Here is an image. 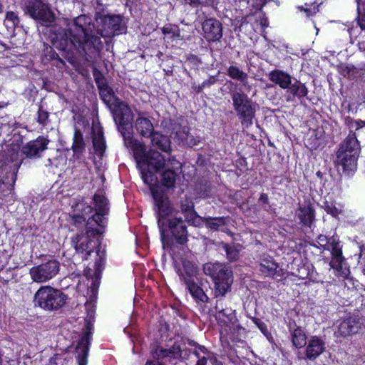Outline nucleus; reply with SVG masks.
<instances>
[{"mask_svg": "<svg viewBox=\"0 0 365 365\" xmlns=\"http://www.w3.org/2000/svg\"><path fill=\"white\" fill-rule=\"evenodd\" d=\"M184 216L187 223L195 227L200 226L204 221V218L198 216L194 210L185 213Z\"/></svg>", "mask_w": 365, "mask_h": 365, "instance_id": "nucleus-38", "label": "nucleus"}, {"mask_svg": "<svg viewBox=\"0 0 365 365\" xmlns=\"http://www.w3.org/2000/svg\"><path fill=\"white\" fill-rule=\"evenodd\" d=\"M225 217H205L204 222L205 225L212 230H219L220 227L226 224Z\"/></svg>", "mask_w": 365, "mask_h": 365, "instance_id": "nucleus-35", "label": "nucleus"}, {"mask_svg": "<svg viewBox=\"0 0 365 365\" xmlns=\"http://www.w3.org/2000/svg\"><path fill=\"white\" fill-rule=\"evenodd\" d=\"M162 31L164 34H173L172 36H178V37L180 36L179 32H177V33L173 32L172 29L168 27H163L162 29Z\"/></svg>", "mask_w": 365, "mask_h": 365, "instance_id": "nucleus-49", "label": "nucleus"}, {"mask_svg": "<svg viewBox=\"0 0 365 365\" xmlns=\"http://www.w3.org/2000/svg\"><path fill=\"white\" fill-rule=\"evenodd\" d=\"M47 161H48V165H50V164L51 163V159H50V158H48V159L47 160ZM46 165H47V164H46Z\"/></svg>", "mask_w": 365, "mask_h": 365, "instance_id": "nucleus-60", "label": "nucleus"}, {"mask_svg": "<svg viewBox=\"0 0 365 365\" xmlns=\"http://www.w3.org/2000/svg\"><path fill=\"white\" fill-rule=\"evenodd\" d=\"M193 354L198 359L195 365H207L208 351L205 346H198L193 351Z\"/></svg>", "mask_w": 365, "mask_h": 365, "instance_id": "nucleus-36", "label": "nucleus"}, {"mask_svg": "<svg viewBox=\"0 0 365 365\" xmlns=\"http://www.w3.org/2000/svg\"><path fill=\"white\" fill-rule=\"evenodd\" d=\"M60 270V264L56 259H51L31 267L29 275L34 282L46 283L55 277Z\"/></svg>", "mask_w": 365, "mask_h": 365, "instance_id": "nucleus-10", "label": "nucleus"}, {"mask_svg": "<svg viewBox=\"0 0 365 365\" xmlns=\"http://www.w3.org/2000/svg\"><path fill=\"white\" fill-rule=\"evenodd\" d=\"M252 321L256 324V326L257 327H260V325L264 323L263 322H262L260 319H259L257 318H253Z\"/></svg>", "mask_w": 365, "mask_h": 365, "instance_id": "nucleus-54", "label": "nucleus"}, {"mask_svg": "<svg viewBox=\"0 0 365 365\" xmlns=\"http://www.w3.org/2000/svg\"><path fill=\"white\" fill-rule=\"evenodd\" d=\"M167 226L178 243L184 244L187 241V227L180 217H175L168 219L164 226L165 232Z\"/></svg>", "mask_w": 365, "mask_h": 365, "instance_id": "nucleus-14", "label": "nucleus"}, {"mask_svg": "<svg viewBox=\"0 0 365 365\" xmlns=\"http://www.w3.org/2000/svg\"><path fill=\"white\" fill-rule=\"evenodd\" d=\"M98 252H99V250H97V251H96V254H97V255H98Z\"/></svg>", "mask_w": 365, "mask_h": 365, "instance_id": "nucleus-62", "label": "nucleus"}, {"mask_svg": "<svg viewBox=\"0 0 365 365\" xmlns=\"http://www.w3.org/2000/svg\"><path fill=\"white\" fill-rule=\"evenodd\" d=\"M258 328L267 339L272 337L271 334L268 331L267 327L264 323L262 324Z\"/></svg>", "mask_w": 365, "mask_h": 365, "instance_id": "nucleus-47", "label": "nucleus"}, {"mask_svg": "<svg viewBox=\"0 0 365 365\" xmlns=\"http://www.w3.org/2000/svg\"><path fill=\"white\" fill-rule=\"evenodd\" d=\"M361 329L359 319L356 317H349L341 322L335 331L336 336L346 337L351 334H356Z\"/></svg>", "mask_w": 365, "mask_h": 365, "instance_id": "nucleus-17", "label": "nucleus"}, {"mask_svg": "<svg viewBox=\"0 0 365 365\" xmlns=\"http://www.w3.org/2000/svg\"><path fill=\"white\" fill-rule=\"evenodd\" d=\"M231 96L234 110L242 125L244 128H249L253 124L257 103L242 91L232 92Z\"/></svg>", "mask_w": 365, "mask_h": 365, "instance_id": "nucleus-7", "label": "nucleus"}, {"mask_svg": "<svg viewBox=\"0 0 365 365\" xmlns=\"http://www.w3.org/2000/svg\"><path fill=\"white\" fill-rule=\"evenodd\" d=\"M93 201L96 213L88 219L86 233L77 234L71 239L76 252L81 255L83 259H88V256L98 247V242L93 237L103 232L105 215L108 213V201L104 196L96 194Z\"/></svg>", "mask_w": 365, "mask_h": 365, "instance_id": "nucleus-2", "label": "nucleus"}, {"mask_svg": "<svg viewBox=\"0 0 365 365\" xmlns=\"http://www.w3.org/2000/svg\"><path fill=\"white\" fill-rule=\"evenodd\" d=\"M349 126L350 129H355L356 131L361 132L365 134V121L364 120H351Z\"/></svg>", "mask_w": 365, "mask_h": 365, "instance_id": "nucleus-41", "label": "nucleus"}, {"mask_svg": "<svg viewBox=\"0 0 365 365\" xmlns=\"http://www.w3.org/2000/svg\"><path fill=\"white\" fill-rule=\"evenodd\" d=\"M359 0H356V1H357L358 3H359Z\"/></svg>", "mask_w": 365, "mask_h": 365, "instance_id": "nucleus-64", "label": "nucleus"}, {"mask_svg": "<svg viewBox=\"0 0 365 365\" xmlns=\"http://www.w3.org/2000/svg\"><path fill=\"white\" fill-rule=\"evenodd\" d=\"M3 5L0 3V13L3 11Z\"/></svg>", "mask_w": 365, "mask_h": 365, "instance_id": "nucleus-59", "label": "nucleus"}, {"mask_svg": "<svg viewBox=\"0 0 365 365\" xmlns=\"http://www.w3.org/2000/svg\"><path fill=\"white\" fill-rule=\"evenodd\" d=\"M205 38L210 41L220 40L222 36L221 24L216 19H209L202 23Z\"/></svg>", "mask_w": 365, "mask_h": 365, "instance_id": "nucleus-16", "label": "nucleus"}, {"mask_svg": "<svg viewBox=\"0 0 365 365\" xmlns=\"http://www.w3.org/2000/svg\"><path fill=\"white\" fill-rule=\"evenodd\" d=\"M48 140L43 137L29 142L22 148V152L29 158L37 156L38 153L46 149Z\"/></svg>", "mask_w": 365, "mask_h": 365, "instance_id": "nucleus-19", "label": "nucleus"}, {"mask_svg": "<svg viewBox=\"0 0 365 365\" xmlns=\"http://www.w3.org/2000/svg\"><path fill=\"white\" fill-rule=\"evenodd\" d=\"M362 273H363V274L365 276V267H364V268L362 269Z\"/></svg>", "mask_w": 365, "mask_h": 365, "instance_id": "nucleus-61", "label": "nucleus"}, {"mask_svg": "<svg viewBox=\"0 0 365 365\" xmlns=\"http://www.w3.org/2000/svg\"><path fill=\"white\" fill-rule=\"evenodd\" d=\"M206 275L210 276L215 282V296H224L230 289L232 283V272L223 264L208 262L203 265Z\"/></svg>", "mask_w": 365, "mask_h": 365, "instance_id": "nucleus-6", "label": "nucleus"}, {"mask_svg": "<svg viewBox=\"0 0 365 365\" xmlns=\"http://www.w3.org/2000/svg\"><path fill=\"white\" fill-rule=\"evenodd\" d=\"M358 24L359 25L361 29L362 30V33L360 34L359 38L364 37L365 35V17H361L358 21Z\"/></svg>", "mask_w": 365, "mask_h": 365, "instance_id": "nucleus-48", "label": "nucleus"}, {"mask_svg": "<svg viewBox=\"0 0 365 365\" xmlns=\"http://www.w3.org/2000/svg\"><path fill=\"white\" fill-rule=\"evenodd\" d=\"M151 136L153 145L166 153L170 150V142L166 136L157 133H153Z\"/></svg>", "mask_w": 365, "mask_h": 365, "instance_id": "nucleus-34", "label": "nucleus"}, {"mask_svg": "<svg viewBox=\"0 0 365 365\" xmlns=\"http://www.w3.org/2000/svg\"><path fill=\"white\" fill-rule=\"evenodd\" d=\"M90 341L91 338L89 334H86L81 337L76 346L78 365H86V357L88 352Z\"/></svg>", "mask_w": 365, "mask_h": 365, "instance_id": "nucleus-24", "label": "nucleus"}, {"mask_svg": "<svg viewBox=\"0 0 365 365\" xmlns=\"http://www.w3.org/2000/svg\"><path fill=\"white\" fill-rule=\"evenodd\" d=\"M288 88L292 94L298 97H304L307 96L308 93L307 88L304 84L301 82H296L293 84L291 83Z\"/></svg>", "mask_w": 365, "mask_h": 365, "instance_id": "nucleus-37", "label": "nucleus"}, {"mask_svg": "<svg viewBox=\"0 0 365 365\" xmlns=\"http://www.w3.org/2000/svg\"><path fill=\"white\" fill-rule=\"evenodd\" d=\"M333 239H336L334 237H332L330 239H328L327 236L320 235L317 238V243L319 245V246L324 247V249H326L327 245H329L331 247V242ZM329 248H327V250H329Z\"/></svg>", "mask_w": 365, "mask_h": 365, "instance_id": "nucleus-43", "label": "nucleus"}, {"mask_svg": "<svg viewBox=\"0 0 365 365\" xmlns=\"http://www.w3.org/2000/svg\"><path fill=\"white\" fill-rule=\"evenodd\" d=\"M96 83L100 90L101 99L109 108H112L118 98L114 95L113 90L103 82V80L101 81L100 79H97Z\"/></svg>", "mask_w": 365, "mask_h": 365, "instance_id": "nucleus-22", "label": "nucleus"}, {"mask_svg": "<svg viewBox=\"0 0 365 365\" xmlns=\"http://www.w3.org/2000/svg\"><path fill=\"white\" fill-rule=\"evenodd\" d=\"M255 21V24L252 25L253 29L256 31L260 26L262 29H264L268 26L267 19L262 17L261 14H257L255 15H249L245 17V21L242 23L241 26H244L245 25V21L247 23H251Z\"/></svg>", "mask_w": 365, "mask_h": 365, "instance_id": "nucleus-30", "label": "nucleus"}, {"mask_svg": "<svg viewBox=\"0 0 365 365\" xmlns=\"http://www.w3.org/2000/svg\"><path fill=\"white\" fill-rule=\"evenodd\" d=\"M248 75L247 73H246V78L244 79V80H240V81H241L242 83V85L248 90L250 89L251 86H250L249 83H248Z\"/></svg>", "mask_w": 365, "mask_h": 365, "instance_id": "nucleus-53", "label": "nucleus"}, {"mask_svg": "<svg viewBox=\"0 0 365 365\" xmlns=\"http://www.w3.org/2000/svg\"><path fill=\"white\" fill-rule=\"evenodd\" d=\"M176 137L181 142H187L189 137V129L186 127L180 128V130L176 131Z\"/></svg>", "mask_w": 365, "mask_h": 365, "instance_id": "nucleus-42", "label": "nucleus"}, {"mask_svg": "<svg viewBox=\"0 0 365 365\" xmlns=\"http://www.w3.org/2000/svg\"><path fill=\"white\" fill-rule=\"evenodd\" d=\"M183 280L191 295L196 299L206 302L208 299L201 287L197 286L192 279H187L184 275Z\"/></svg>", "mask_w": 365, "mask_h": 365, "instance_id": "nucleus-28", "label": "nucleus"}, {"mask_svg": "<svg viewBox=\"0 0 365 365\" xmlns=\"http://www.w3.org/2000/svg\"><path fill=\"white\" fill-rule=\"evenodd\" d=\"M110 108L113 110L114 120L118 125V129L120 133L123 134L128 130H132V126L130 125L132 113L128 105L118 99V101L113 105V107Z\"/></svg>", "mask_w": 365, "mask_h": 365, "instance_id": "nucleus-12", "label": "nucleus"}, {"mask_svg": "<svg viewBox=\"0 0 365 365\" xmlns=\"http://www.w3.org/2000/svg\"><path fill=\"white\" fill-rule=\"evenodd\" d=\"M278 264L269 256H264L259 263V270L265 277L281 276Z\"/></svg>", "mask_w": 365, "mask_h": 365, "instance_id": "nucleus-20", "label": "nucleus"}, {"mask_svg": "<svg viewBox=\"0 0 365 365\" xmlns=\"http://www.w3.org/2000/svg\"><path fill=\"white\" fill-rule=\"evenodd\" d=\"M182 349L180 345L174 344L171 349H163L158 347H153L151 349V354L154 359H160L164 357H170L174 359L181 357Z\"/></svg>", "mask_w": 365, "mask_h": 365, "instance_id": "nucleus-21", "label": "nucleus"}, {"mask_svg": "<svg viewBox=\"0 0 365 365\" xmlns=\"http://www.w3.org/2000/svg\"><path fill=\"white\" fill-rule=\"evenodd\" d=\"M325 350L324 341L317 336H312L307 343L305 350L306 358L314 361Z\"/></svg>", "mask_w": 365, "mask_h": 365, "instance_id": "nucleus-18", "label": "nucleus"}, {"mask_svg": "<svg viewBox=\"0 0 365 365\" xmlns=\"http://www.w3.org/2000/svg\"><path fill=\"white\" fill-rule=\"evenodd\" d=\"M222 247L226 252L227 257L230 261H236L239 257V250L235 245H229L222 243Z\"/></svg>", "mask_w": 365, "mask_h": 365, "instance_id": "nucleus-39", "label": "nucleus"}, {"mask_svg": "<svg viewBox=\"0 0 365 365\" xmlns=\"http://www.w3.org/2000/svg\"><path fill=\"white\" fill-rule=\"evenodd\" d=\"M194 210V204L191 201L186 200L181 203V211L185 213Z\"/></svg>", "mask_w": 365, "mask_h": 365, "instance_id": "nucleus-45", "label": "nucleus"}, {"mask_svg": "<svg viewBox=\"0 0 365 365\" xmlns=\"http://www.w3.org/2000/svg\"><path fill=\"white\" fill-rule=\"evenodd\" d=\"M150 186V192L155 200V207L158 210V225L160 232L161 240H165V217L172 212V208L167 195L160 190V187L153 182Z\"/></svg>", "mask_w": 365, "mask_h": 365, "instance_id": "nucleus-8", "label": "nucleus"}, {"mask_svg": "<svg viewBox=\"0 0 365 365\" xmlns=\"http://www.w3.org/2000/svg\"><path fill=\"white\" fill-rule=\"evenodd\" d=\"M24 13L32 19L42 23H51L54 21L55 15L50 6L42 0H29L24 9Z\"/></svg>", "mask_w": 365, "mask_h": 365, "instance_id": "nucleus-11", "label": "nucleus"}, {"mask_svg": "<svg viewBox=\"0 0 365 365\" xmlns=\"http://www.w3.org/2000/svg\"><path fill=\"white\" fill-rule=\"evenodd\" d=\"M216 365H222V364L220 363H219V364H217Z\"/></svg>", "mask_w": 365, "mask_h": 365, "instance_id": "nucleus-63", "label": "nucleus"}, {"mask_svg": "<svg viewBox=\"0 0 365 365\" xmlns=\"http://www.w3.org/2000/svg\"><path fill=\"white\" fill-rule=\"evenodd\" d=\"M297 215L304 225L311 227L315 215L314 210L310 205L300 207L297 212Z\"/></svg>", "mask_w": 365, "mask_h": 365, "instance_id": "nucleus-27", "label": "nucleus"}, {"mask_svg": "<svg viewBox=\"0 0 365 365\" xmlns=\"http://www.w3.org/2000/svg\"><path fill=\"white\" fill-rule=\"evenodd\" d=\"M291 339L293 345L297 349L302 348L307 344V336L301 328H297L293 331Z\"/></svg>", "mask_w": 365, "mask_h": 365, "instance_id": "nucleus-32", "label": "nucleus"}, {"mask_svg": "<svg viewBox=\"0 0 365 365\" xmlns=\"http://www.w3.org/2000/svg\"><path fill=\"white\" fill-rule=\"evenodd\" d=\"M181 163L178 161L174 157L168 155H163V161L159 168H151L152 173L157 176L156 173L163 171L162 182L163 184L167 187H173L175 185L177 172L180 169ZM158 178V177H156ZM158 180L155 182V183Z\"/></svg>", "mask_w": 365, "mask_h": 365, "instance_id": "nucleus-9", "label": "nucleus"}, {"mask_svg": "<svg viewBox=\"0 0 365 365\" xmlns=\"http://www.w3.org/2000/svg\"><path fill=\"white\" fill-rule=\"evenodd\" d=\"M68 299L61 290L51 286H41L34 294V306L45 311H56L63 307Z\"/></svg>", "mask_w": 365, "mask_h": 365, "instance_id": "nucleus-5", "label": "nucleus"}, {"mask_svg": "<svg viewBox=\"0 0 365 365\" xmlns=\"http://www.w3.org/2000/svg\"><path fill=\"white\" fill-rule=\"evenodd\" d=\"M197 7L199 6H210L213 4L214 0H198Z\"/></svg>", "mask_w": 365, "mask_h": 365, "instance_id": "nucleus-51", "label": "nucleus"}, {"mask_svg": "<svg viewBox=\"0 0 365 365\" xmlns=\"http://www.w3.org/2000/svg\"><path fill=\"white\" fill-rule=\"evenodd\" d=\"M227 75L235 80H244L246 78V73L235 66H230L227 68Z\"/></svg>", "mask_w": 365, "mask_h": 365, "instance_id": "nucleus-40", "label": "nucleus"}, {"mask_svg": "<svg viewBox=\"0 0 365 365\" xmlns=\"http://www.w3.org/2000/svg\"><path fill=\"white\" fill-rule=\"evenodd\" d=\"M86 150V144L84 142L83 136L81 130L76 129L72 144V150L73 152V157L79 159Z\"/></svg>", "mask_w": 365, "mask_h": 365, "instance_id": "nucleus-26", "label": "nucleus"}, {"mask_svg": "<svg viewBox=\"0 0 365 365\" xmlns=\"http://www.w3.org/2000/svg\"><path fill=\"white\" fill-rule=\"evenodd\" d=\"M269 78L283 89L288 88L292 83V77L289 74L277 69L269 73Z\"/></svg>", "mask_w": 365, "mask_h": 365, "instance_id": "nucleus-23", "label": "nucleus"}, {"mask_svg": "<svg viewBox=\"0 0 365 365\" xmlns=\"http://www.w3.org/2000/svg\"><path fill=\"white\" fill-rule=\"evenodd\" d=\"M304 11L307 14V16H311L316 13V11L312 12L310 9H304Z\"/></svg>", "mask_w": 365, "mask_h": 365, "instance_id": "nucleus-57", "label": "nucleus"}, {"mask_svg": "<svg viewBox=\"0 0 365 365\" xmlns=\"http://www.w3.org/2000/svg\"><path fill=\"white\" fill-rule=\"evenodd\" d=\"M20 19L18 14L14 11H7L4 21V25L9 33H14L19 26Z\"/></svg>", "mask_w": 365, "mask_h": 365, "instance_id": "nucleus-31", "label": "nucleus"}, {"mask_svg": "<svg viewBox=\"0 0 365 365\" xmlns=\"http://www.w3.org/2000/svg\"><path fill=\"white\" fill-rule=\"evenodd\" d=\"M135 129L144 137H150L153 133V125L148 118L139 116L135 121Z\"/></svg>", "mask_w": 365, "mask_h": 365, "instance_id": "nucleus-25", "label": "nucleus"}, {"mask_svg": "<svg viewBox=\"0 0 365 365\" xmlns=\"http://www.w3.org/2000/svg\"><path fill=\"white\" fill-rule=\"evenodd\" d=\"M185 4H188L192 8H197V4L199 3L198 0H184Z\"/></svg>", "mask_w": 365, "mask_h": 365, "instance_id": "nucleus-52", "label": "nucleus"}, {"mask_svg": "<svg viewBox=\"0 0 365 365\" xmlns=\"http://www.w3.org/2000/svg\"><path fill=\"white\" fill-rule=\"evenodd\" d=\"M119 16H104L100 18L96 29L91 17L80 15L68 24L64 31L66 43L70 42L76 48H98L101 45V37L110 38L124 32V27Z\"/></svg>", "mask_w": 365, "mask_h": 365, "instance_id": "nucleus-1", "label": "nucleus"}, {"mask_svg": "<svg viewBox=\"0 0 365 365\" xmlns=\"http://www.w3.org/2000/svg\"><path fill=\"white\" fill-rule=\"evenodd\" d=\"M182 267V271H180L179 273L182 279V275H184L187 279H192V277L197 274V267L193 262L187 259H183Z\"/></svg>", "mask_w": 365, "mask_h": 365, "instance_id": "nucleus-33", "label": "nucleus"}, {"mask_svg": "<svg viewBox=\"0 0 365 365\" xmlns=\"http://www.w3.org/2000/svg\"><path fill=\"white\" fill-rule=\"evenodd\" d=\"M212 83V82L210 81H204L202 85L199 87V91H201L202 89V88L207 86H209Z\"/></svg>", "mask_w": 365, "mask_h": 365, "instance_id": "nucleus-55", "label": "nucleus"}, {"mask_svg": "<svg viewBox=\"0 0 365 365\" xmlns=\"http://www.w3.org/2000/svg\"><path fill=\"white\" fill-rule=\"evenodd\" d=\"M126 147L133 151L134 158L138 168L140 170L141 178L147 185H152L157 181V178L152 173L151 168H159L163 161V155L158 151L150 150L146 153L144 145L135 140L132 136V130L121 134Z\"/></svg>", "mask_w": 365, "mask_h": 365, "instance_id": "nucleus-3", "label": "nucleus"}, {"mask_svg": "<svg viewBox=\"0 0 365 365\" xmlns=\"http://www.w3.org/2000/svg\"><path fill=\"white\" fill-rule=\"evenodd\" d=\"M260 199H261L262 200H263L264 202H266V201H267V196H266L265 195H262V196H261Z\"/></svg>", "mask_w": 365, "mask_h": 365, "instance_id": "nucleus-58", "label": "nucleus"}, {"mask_svg": "<svg viewBox=\"0 0 365 365\" xmlns=\"http://www.w3.org/2000/svg\"><path fill=\"white\" fill-rule=\"evenodd\" d=\"M145 365H163V364L158 361H147Z\"/></svg>", "mask_w": 365, "mask_h": 365, "instance_id": "nucleus-56", "label": "nucleus"}, {"mask_svg": "<svg viewBox=\"0 0 365 365\" xmlns=\"http://www.w3.org/2000/svg\"><path fill=\"white\" fill-rule=\"evenodd\" d=\"M72 222L76 227H80L86 222V217L90 215L93 208L84 200H80L72 205Z\"/></svg>", "mask_w": 365, "mask_h": 365, "instance_id": "nucleus-15", "label": "nucleus"}, {"mask_svg": "<svg viewBox=\"0 0 365 365\" xmlns=\"http://www.w3.org/2000/svg\"><path fill=\"white\" fill-rule=\"evenodd\" d=\"M324 210L333 217H336L340 213V211L334 205L326 202L324 205Z\"/></svg>", "mask_w": 365, "mask_h": 365, "instance_id": "nucleus-44", "label": "nucleus"}, {"mask_svg": "<svg viewBox=\"0 0 365 365\" xmlns=\"http://www.w3.org/2000/svg\"><path fill=\"white\" fill-rule=\"evenodd\" d=\"M331 259L329 262L330 267L335 270L336 274L342 278H347L349 275V268L345 262L342 255L341 247L336 239L331 242Z\"/></svg>", "mask_w": 365, "mask_h": 365, "instance_id": "nucleus-13", "label": "nucleus"}, {"mask_svg": "<svg viewBox=\"0 0 365 365\" xmlns=\"http://www.w3.org/2000/svg\"><path fill=\"white\" fill-rule=\"evenodd\" d=\"M361 151V146L356 133H349L341 143L336 153V164L341 166L346 175H349L356 170L357 159Z\"/></svg>", "mask_w": 365, "mask_h": 365, "instance_id": "nucleus-4", "label": "nucleus"}, {"mask_svg": "<svg viewBox=\"0 0 365 365\" xmlns=\"http://www.w3.org/2000/svg\"><path fill=\"white\" fill-rule=\"evenodd\" d=\"M93 144L96 152L101 155L106 149V143L101 128L93 130Z\"/></svg>", "mask_w": 365, "mask_h": 365, "instance_id": "nucleus-29", "label": "nucleus"}, {"mask_svg": "<svg viewBox=\"0 0 365 365\" xmlns=\"http://www.w3.org/2000/svg\"><path fill=\"white\" fill-rule=\"evenodd\" d=\"M48 118V112L43 110L41 109H39L38 113V122L40 124H45Z\"/></svg>", "mask_w": 365, "mask_h": 365, "instance_id": "nucleus-46", "label": "nucleus"}, {"mask_svg": "<svg viewBox=\"0 0 365 365\" xmlns=\"http://www.w3.org/2000/svg\"><path fill=\"white\" fill-rule=\"evenodd\" d=\"M51 58L52 59H56L58 61V63L56 65L57 67H60V65H62L63 66L64 65V61L63 59H61V58L58 57V56L56 53H53Z\"/></svg>", "mask_w": 365, "mask_h": 365, "instance_id": "nucleus-50", "label": "nucleus"}]
</instances>
